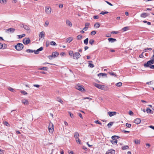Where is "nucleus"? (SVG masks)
Here are the masks:
<instances>
[{"instance_id":"c85d7f7f","label":"nucleus","mask_w":154,"mask_h":154,"mask_svg":"<svg viewBox=\"0 0 154 154\" xmlns=\"http://www.w3.org/2000/svg\"><path fill=\"white\" fill-rule=\"evenodd\" d=\"M88 38H86L84 41V44H85L86 45H87L88 44Z\"/></svg>"},{"instance_id":"f257e3e1","label":"nucleus","mask_w":154,"mask_h":154,"mask_svg":"<svg viewBox=\"0 0 154 154\" xmlns=\"http://www.w3.org/2000/svg\"><path fill=\"white\" fill-rule=\"evenodd\" d=\"M59 55V53L57 52H53L51 55L48 56V58L50 60H52L53 58H55L57 57Z\"/></svg>"},{"instance_id":"864d4df0","label":"nucleus","mask_w":154,"mask_h":154,"mask_svg":"<svg viewBox=\"0 0 154 154\" xmlns=\"http://www.w3.org/2000/svg\"><path fill=\"white\" fill-rule=\"evenodd\" d=\"M88 99V100H92V99L91 98H90V97H85L83 98L82 99V100H85V99Z\"/></svg>"},{"instance_id":"ea45409f","label":"nucleus","mask_w":154,"mask_h":154,"mask_svg":"<svg viewBox=\"0 0 154 154\" xmlns=\"http://www.w3.org/2000/svg\"><path fill=\"white\" fill-rule=\"evenodd\" d=\"M129 148V147L128 146H125L122 147V149L123 150H125L128 149Z\"/></svg>"},{"instance_id":"0e129e2a","label":"nucleus","mask_w":154,"mask_h":154,"mask_svg":"<svg viewBox=\"0 0 154 154\" xmlns=\"http://www.w3.org/2000/svg\"><path fill=\"white\" fill-rule=\"evenodd\" d=\"M109 73L111 75H113L115 76H116V75L114 72H110Z\"/></svg>"},{"instance_id":"412c9836","label":"nucleus","mask_w":154,"mask_h":154,"mask_svg":"<svg viewBox=\"0 0 154 154\" xmlns=\"http://www.w3.org/2000/svg\"><path fill=\"white\" fill-rule=\"evenodd\" d=\"M148 16L147 14L145 13H143L140 15V17L143 18H145Z\"/></svg>"},{"instance_id":"c9c22d12","label":"nucleus","mask_w":154,"mask_h":154,"mask_svg":"<svg viewBox=\"0 0 154 154\" xmlns=\"http://www.w3.org/2000/svg\"><path fill=\"white\" fill-rule=\"evenodd\" d=\"M50 44L51 45L53 46H56L57 44L54 41H52L50 43Z\"/></svg>"},{"instance_id":"b1692460","label":"nucleus","mask_w":154,"mask_h":154,"mask_svg":"<svg viewBox=\"0 0 154 154\" xmlns=\"http://www.w3.org/2000/svg\"><path fill=\"white\" fill-rule=\"evenodd\" d=\"M79 134L77 132H75L74 134V137L76 139H77L79 138Z\"/></svg>"},{"instance_id":"393cba45","label":"nucleus","mask_w":154,"mask_h":154,"mask_svg":"<svg viewBox=\"0 0 154 154\" xmlns=\"http://www.w3.org/2000/svg\"><path fill=\"white\" fill-rule=\"evenodd\" d=\"M146 112L148 113H150L151 114L153 113L152 111L150 109H149V108H147V109H146Z\"/></svg>"},{"instance_id":"680f3d73","label":"nucleus","mask_w":154,"mask_h":154,"mask_svg":"<svg viewBox=\"0 0 154 154\" xmlns=\"http://www.w3.org/2000/svg\"><path fill=\"white\" fill-rule=\"evenodd\" d=\"M21 92L22 94H23L24 95H25L27 94V93L25 91H21Z\"/></svg>"},{"instance_id":"4d7b16f0","label":"nucleus","mask_w":154,"mask_h":154,"mask_svg":"<svg viewBox=\"0 0 154 154\" xmlns=\"http://www.w3.org/2000/svg\"><path fill=\"white\" fill-rule=\"evenodd\" d=\"M3 48H2L3 49H5L6 48L7 46V45L6 44H3Z\"/></svg>"},{"instance_id":"a18cd8bd","label":"nucleus","mask_w":154,"mask_h":154,"mask_svg":"<svg viewBox=\"0 0 154 154\" xmlns=\"http://www.w3.org/2000/svg\"><path fill=\"white\" fill-rule=\"evenodd\" d=\"M25 36V34H23L21 35H19V38H22L24 37Z\"/></svg>"},{"instance_id":"6e6d98bb","label":"nucleus","mask_w":154,"mask_h":154,"mask_svg":"<svg viewBox=\"0 0 154 154\" xmlns=\"http://www.w3.org/2000/svg\"><path fill=\"white\" fill-rule=\"evenodd\" d=\"M89 66L90 67L93 68L94 67V66L93 64L90 63L89 65Z\"/></svg>"},{"instance_id":"473e14b6","label":"nucleus","mask_w":154,"mask_h":154,"mask_svg":"<svg viewBox=\"0 0 154 154\" xmlns=\"http://www.w3.org/2000/svg\"><path fill=\"white\" fill-rule=\"evenodd\" d=\"M57 100L60 103H61L63 104V102L60 98L58 97L57 99Z\"/></svg>"},{"instance_id":"774afa93","label":"nucleus","mask_w":154,"mask_h":154,"mask_svg":"<svg viewBox=\"0 0 154 154\" xmlns=\"http://www.w3.org/2000/svg\"><path fill=\"white\" fill-rule=\"evenodd\" d=\"M78 115L79 116H80V117L82 118V119H83V117H82V114L80 113H78Z\"/></svg>"},{"instance_id":"9b49d317","label":"nucleus","mask_w":154,"mask_h":154,"mask_svg":"<svg viewBox=\"0 0 154 154\" xmlns=\"http://www.w3.org/2000/svg\"><path fill=\"white\" fill-rule=\"evenodd\" d=\"M15 30V29L14 28H11L6 29V31L8 33L10 32L11 33H12L14 32Z\"/></svg>"},{"instance_id":"ddd939ff","label":"nucleus","mask_w":154,"mask_h":154,"mask_svg":"<svg viewBox=\"0 0 154 154\" xmlns=\"http://www.w3.org/2000/svg\"><path fill=\"white\" fill-rule=\"evenodd\" d=\"M141 122V120L140 119L137 118L134 121V122L137 124H139Z\"/></svg>"},{"instance_id":"4be33fe9","label":"nucleus","mask_w":154,"mask_h":154,"mask_svg":"<svg viewBox=\"0 0 154 154\" xmlns=\"http://www.w3.org/2000/svg\"><path fill=\"white\" fill-rule=\"evenodd\" d=\"M69 54L70 57H73L74 56V53L72 51H69Z\"/></svg>"},{"instance_id":"4c0bfd02","label":"nucleus","mask_w":154,"mask_h":154,"mask_svg":"<svg viewBox=\"0 0 154 154\" xmlns=\"http://www.w3.org/2000/svg\"><path fill=\"white\" fill-rule=\"evenodd\" d=\"M94 41L93 39H91L89 40V43L91 44V45H92L94 43Z\"/></svg>"},{"instance_id":"72a5a7b5","label":"nucleus","mask_w":154,"mask_h":154,"mask_svg":"<svg viewBox=\"0 0 154 154\" xmlns=\"http://www.w3.org/2000/svg\"><path fill=\"white\" fill-rule=\"evenodd\" d=\"M38 69L41 70H43L47 71V68L46 67H43L41 68H39Z\"/></svg>"},{"instance_id":"9d476101","label":"nucleus","mask_w":154,"mask_h":154,"mask_svg":"<svg viewBox=\"0 0 154 154\" xmlns=\"http://www.w3.org/2000/svg\"><path fill=\"white\" fill-rule=\"evenodd\" d=\"M21 27H23L24 29L26 30H30L29 27L27 25L22 24L21 25Z\"/></svg>"},{"instance_id":"e2e57ef3","label":"nucleus","mask_w":154,"mask_h":154,"mask_svg":"<svg viewBox=\"0 0 154 154\" xmlns=\"http://www.w3.org/2000/svg\"><path fill=\"white\" fill-rule=\"evenodd\" d=\"M5 150L0 149V154H3Z\"/></svg>"},{"instance_id":"f8f14e48","label":"nucleus","mask_w":154,"mask_h":154,"mask_svg":"<svg viewBox=\"0 0 154 154\" xmlns=\"http://www.w3.org/2000/svg\"><path fill=\"white\" fill-rule=\"evenodd\" d=\"M108 40L109 42L111 43H113L116 41V38H109Z\"/></svg>"},{"instance_id":"bf43d9fd","label":"nucleus","mask_w":154,"mask_h":154,"mask_svg":"<svg viewBox=\"0 0 154 154\" xmlns=\"http://www.w3.org/2000/svg\"><path fill=\"white\" fill-rule=\"evenodd\" d=\"M131 125L130 124L128 123H126V126L129 128H130L131 127Z\"/></svg>"},{"instance_id":"2eb2a0df","label":"nucleus","mask_w":154,"mask_h":154,"mask_svg":"<svg viewBox=\"0 0 154 154\" xmlns=\"http://www.w3.org/2000/svg\"><path fill=\"white\" fill-rule=\"evenodd\" d=\"M149 61H148L146 63L144 64V66L145 67H149L150 68V66H151Z\"/></svg>"},{"instance_id":"49530a36","label":"nucleus","mask_w":154,"mask_h":154,"mask_svg":"<svg viewBox=\"0 0 154 154\" xmlns=\"http://www.w3.org/2000/svg\"><path fill=\"white\" fill-rule=\"evenodd\" d=\"M68 113H69V115L71 118H74V116L73 115V114H72L70 112H69Z\"/></svg>"},{"instance_id":"4468645a","label":"nucleus","mask_w":154,"mask_h":154,"mask_svg":"<svg viewBox=\"0 0 154 154\" xmlns=\"http://www.w3.org/2000/svg\"><path fill=\"white\" fill-rule=\"evenodd\" d=\"M73 39V38L72 37H69L66 39V43H70L72 41Z\"/></svg>"},{"instance_id":"13d9d810","label":"nucleus","mask_w":154,"mask_h":154,"mask_svg":"<svg viewBox=\"0 0 154 154\" xmlns=\"http://www.w3.org/2000/svg\"><path fill=\"white\" fill-rule=\"evenodd\" d=\"M93 18L94 19H97L99 18V16H98V15H96L94 16L93 17Z\"/></svg>"},{"instance_id":"c756f323","label":"nucleus","mask_w":154,"mask_h":154,"mask_svg":"<svg viewBox=\"0 0 154 154\" xmlns=\"http://www.w3.org/2000/svg\"><path fill=\"white\" fill-rule=\"evenodd\" d=\"M100 26V24L98 23H95L94 25V26L96 28H99Z\"/></svg>"},{"instance_id":"58836bf2","label":"nucleus","mask_w":154,"mask_h":154,"mask_svg":"<svg viewBox=\"0 0 154 154\" xmlns=\"http://www.w3.org/2000/svg\"><path fill=\"white\" fill-rule=\"evenodd\" d=\"M113 122H110L107 124V126L108 128H110L112 126V125H113Z\"/></svg>"},{"instance_id":"7ed1b4c3","label":"nucleus","mask_w":154,"mask_h":154,"mask_svg":"<svg viewBox=\"0 0 154 154\" xmlns=\"http://www.w3.org/2000/svg\"><path fill=\"white\" fill-rule=\"evenodd\" d=\"M48 130L50 133H52L54 131V125L52 123L50 122L48 127Z\"/></svg>"},{"instance_id":"79ce46f5","label":"nucleus","mask_w":154,"mask_h":154,"mask_svg":"<svg viewBox=\"0 0 154 154\" xmlns=\"http://www.w3.org/2000/svg\"><path fill=\"white\" fill-rule=\"evenodd\" d=\"M3 124H4V125H5L7 126H8V127H9L10 126L9 124L8 123V122H7L6 121L5 122L3 123Z\"/></svg>"},{"instance_id":"20e7f679","label":"nucleus","mask_w":154,"mask_h":154,"mask_svg":"<svg viewBox=\"0 0 154 154\" xmlns=\"http://www.w3.org/2000/svg\"><path fill=\"white\" fill-rule=\"evenodd\" d=\"M81 57V55L79 52H75L74 53V56H73V58L78 60Z\"/></svg>"},{"instance_id":"09e8293b","label":"nucleus","mask_w":154,"mask_h":154,"mask_svg":"<svg viewBox=\"0 0 154 154\" xmlns=\"http://www.w3.org/2000/svg\"><path fill=\"white\" fill-rule=\"evenodd\" d=\"M149 50L151 51L152 50V48H146L145 49V50H144L143 51L144 52H146L147 50Z\"/></svg>"},{"instance_id":"f3484780","label":"nucleus","mask_w":154,"mask_h":154,"mask_svg":"<svg viewBox=\"0 0 154 154\" xmlns=\"http://www.w3.org/2000/svg\"><path fill=\"white\" fill-rule=\"evenodd\" d=\"M22 102L25 105H27L28 104V103H29L28 100H27L25 99L23 100H22Z\"/></svg>"},{"instance_id":"1a4fd4ad","label":"nucleus","mask_w":154,"mask_h":154,"mask_svg":"<svg viewBox=\"0 0 154 154\" xmlns=\"http://www.w3.org/2000/svg\"><path fill=\"white\" fill-rule=\"evenodd\" d=\"M115 151L113 149H110L108 150L106 153V154H114L115 153Z\"/></svg>"},{"instance_id":"f704fd0d","label":"nucleus","mask_w":154,"mask_h":154,"mask_svg":"<svg viewBox=\"0 0 154 154\" xmlns=\"http://www.w3.org/2000/svg\"><path fill=\"white\" fill-rule=\"evenodd\" d=\"M98 88L100 89L101 90H104V91H107V87H97Z\"/></svg>"},{"instance_id":"052dcab7","label":"nucleus","mask_w":154,"mask_h":154,"mask_svg":"<svg viewBox=\"0 0 154 154\" xmlns=\"http://www.w3.org/2000/svg\"><path fill=\"white\" fill-rule=\"evenodd\" d=\"M149 61L151 65L154 64V60H151Z\"/></svg>"},{"instance_id":"39448f33","label":"nucleus","mask_w":154,"mask_h":154,"mask_svg":"<svg viewBox=\"0 0 154 154\" xmlns=\"http://www.w3.org/2000/svg\"><path fill=\"white\" fill-rule=\"evenodd\" d=\"M23 43L25 45H28L30 42V40L29 38H25L23 41Z\"/></svg>"},{"instance_id":"3c124183","label":"nucleus","mask_w":154,"mask_h":154,"mask_svg":"<svg viewBox=\"0 0 154 154\" xmlns=\"http://www.w3.org/2000/svg\"><path fill=\"white\" fill-rule=\"evenodd\" d=\"M76 141L77 143H79L80 144H81V141L79 138L76 139Z\"/></svg>"},{"instance_id":"de8ad7c7","label":"nucleus","mask_w":154,"mask_h":154,"mask_svg":"<svg viewBox=\"0 0 154 154\" xmlns=\"http://www.w3.org/2000/svg\"><path fill=\"white\" fill-rule=\"evenodd\" d=\"M96 33V32L95 31H92L91 33V35H94Z\"/></svg>"},{"instance_id":"bb28decb","label":"nucleus","mask_w":154,"mask_h":154,"mask_svg":"<svg viewBox=\"0 0 154 154\" xmlns=\"http://www.w3.org/2000/svg\"><path fill=\"white\" fill-rule=\"evenodd\" d=\"M7 0H0V3L2 4H5L7 2Z\"/></svg>"},{"instance_id":"a19ab883","label":"nucleus","mask_w":154,"mask_h":154,"mask_svg":"<svg viewBox=\"0 0 154 154\" xmlns=\"http://www.w3.org/2000/svg\"><path fill=\"white\" fill-rule=\"evenodd\" d=\"M49 24V21L48 20H47L45 22V23L44 26L45 27H47L48 26Z\"/></svg>"},{"instance_id":"a878e982","label":"nucleus","mask_w":154,"mask_h":154,"mask_svg":"<svg viewBox=\"0 0 154 154\" xmlns=\"http://www.w3.org/2000/svg\"><path fill=\"white\" fill-rule=\"evenodd\" d=\"M119 137L118 136H113L112 137V139L113 140H117L119 138Z\"/></svg>"},{"instance_id":"5fc2aeb1","label":"nucleus","mask_w":154,"mask_h":154,"mask_svg":"<svg viewBox=\"0 0 154 154\" xmlns=\"http://www.w3.org/2000/svg\"><path fill=\"white\" fill-rule=\"evenodd\" d=\"M118 33L119 32L118 31H112L111 32V33L112 34H116Z\"/></svg>"},{"instance_id":"2f4dec72","label":"nucleus","mask_w":154,"mask_h":154,"mask_svg":"<svg viewBox=\"0 0 154 154\" xmlns=\"http://www.w3.org/2000/svg\"><path fill=\"white\" fill-rule=\"evenodd\" d=\"M115 85L117 87H121L122 85V83L121 82H119L116 83Z\"/></svg>"},{"instance_id":"603ef678","label":"nucleus","mask_w":154,"mask_h":154,"mask_svg":"<svg viewBox=\"0 0 154 154\" xmlns=\"http://www.w3.org/2000/svg\"><path fill=\"white\" fill-rule=\"evenodd\" d=\"M82 38V35H78L77 36V39L78 40H80Z\"/></svg>"},{"instance_id":"37998d69","label":"nucleus","mask_w":154,"mask_h":154,"mask_svg":"<svg viewBox=\"0 0 154 154\" xmlns=\"http://www.w3.org/2000/svg\"><path fill=\"white\" fill-rule=\"evenodd\" d=\"M108 13V11H102L100 13V14H102V15H104L106 14H107Z\"/></svg>"},{"instance_id":"cd10ccee","label":"nucleus","mask_w":154,"mask_h":154,"mask_svg":"<svg viewBox=\"0 0 154 154\" xmlns=\"http://www.w3.org/2000/svg\"><path fill=\"white\" fill-rule=\"evenodd\" d=\"M26 52L27 53H32L33 52H34V50H32L31 49H27L26 51Z\"/></svg>"},{"instance_id":"c03bdc74","label":"nucleus","mask_w":154,"mask_h":154,"mask_svg":"<svg viewBox=\"0 0 154 154\" xmlns=\"http://www.w3.org/2000/svg\"><path fill=\"white\" fill-rule=\"evenodd\" d=\"M94 122L95 123L98 124L99 125H101L102 124L98 120H97L94 121Z\"/></svg>"},{"instance_id":"f03ea898","label":"nucleus","mask_w":154,"mask_h":154,"mask_svg":"<svg viewBox=\"0 0 154 154\" xmlns=\"http://www.w3.org/2000/svg\"><path fill=\"white\" fill-rule=\"evenodd\" d=\"M23 48V45L22 43H18L15 46V48L17 51L21 50Z\"/></svg>"},{"instance_id":"69168bd1","label":"nucleus","mask_w":154,"mask_h":154,"mask_svg":"<svg viewBox=\"0 0 154 154\" xmlns=\"http://www.w3.org/2000/svg\"><path fill=\"white\" fill-rule=\"evenodd\" d=\"M129 114L131 116H132L133 115L134 113L132 111H130L129 112Z\"/></svg>"},{"instance_id":"5701e85b","label":"nucleus","mask_w":154,"mask_h":154,"mask_svg":"<svg viewBox=\"0 0 154 154\" xmlns=\"http://www.w3.org/2000/svg\"><path fill=\"white\" fill-rule=\"evenodd\" d=\"M129 26H126L124 28H123L122 29V30L123 32H125L127 30H129Z\"/></svg>"},{"instance_id":"aec40b11","label":"nucleus","mask_w":154,"mask_h":154,"mask_svg":"<svg viewBox=\"0 0 154 154\" xmlns=\"http://www.w3.org/2000/svg\"><path fill=\"white\" fill-rule=\"evenodd\" d=\"M76 89L82 92H85V89L83 87H76Z\"/></svg>"},{"instance_id":"6ab92c4d","label":"nucleus","mask_w":154,"mask_h":154,"mask_svg":"<svg viewBox=\"0 0 154 154\" xmlns=\"http://www.w3.org/2000/svg\"><path fill=\"white\" fill-rule=\"evenodd\" d=\"M98 76L100 77L101 76H107V74L106 73H101L98 74Z\"/></svg>"},{"instance_id":"338daca9","label":"nucleus","mask_w":154,"mask_h":154,"mask_svg":"<svg viewBox=\"0 0 154 154\" xmlns=\"http://www.w3.org/2000/svg\"><path fill=\"white\" fill-rule=\"evenodd\" d=\"M90 23H86L85 24V27H87L88 28V26H89Z\"/></svg>"},{"instance_id":"0eeeda50","label":"nucleus","mask_w":154,"mask_h":154,"mask_svg":"<svg viewBox=\"0 0 154 154\" xmlns=\"http://www.w3.org/2000/svg\"><path fill=\"white\" fill-rule=\"evenodd\" d=\"M117 112H107L108 114L110 117L115 116L116 115Z\"/></svg>"},{"instance_id":"dca6fc26","label":"nucleus","mask_w":154,"mask_h":154,"mask_svg":"<svg viewBox=\"0 0 154 154\" xmlns=\"http://www.w3.org/2000/svg\"><path fill=\"white\" fill-rule=\"evenodd\" d=\"M45 37V32L43 31L41 32L39 35V39Z\"/></svg>"},{"instance_id":"a211bd4d","label":"nucleus","mask_w":154,"mask_h":154,"mask_svg":"<svg viewBox=\"0 0 154 154\" xmlns=\"http://www.w3.org/2000/svg\"><path fill=\"white\" fill-rule=\"evenodd\" d=\"M66 23L68 26H69L70 27L72 26V23L69 20H67L66 21Z\"/></svg>"},{"instance_id":"6e6552de","label":"nucleus","mask_w":154,"mask_h":154,"mask_svg":"<svg viewBox=\"0 0 154 154\" xmlns=\"http://www.w3.org/2000/svg\"><path fill=\"white\" fill-rule=\"evenodd\" d=\"M43 47H41L39 48L36 51L34 50V53L35 54H38L40 51H42L43 50Z\"/></svg>"},{"instance_id":"e433bc0d","label":"nucleus","mask_w":154,"mask_h":154,"mask_svg":"<svg viewBox=\"0 0 154 154\" xmlns=\"http://www.w3.org/2000/svg\"><path fill=\"white\" fill-rule=\"evenodd\" d=\"M134 143L136 144H138L140 143V140H136L134 141Z\"/></svg>"},{"instance_id":"7c9ffc66","label":"nucleus","mask_w":154,"mask_h":154,"mask_svg":"<svg viewBox=\"0 0 154 154\" xmlns=\"http://www.w3.org/2000/svg\"><path fill=\"white\" fill-rule=\"evenodd\" d=\"M110 141L113 144H116L117 143V140H112Z\"/></svg>"},{"instance_id":"8fccbe9b","label":"nucleus","mask_w":154,"mask_h":154,"mask_svg":"<svg viewBox=\"0 0 154 154\" xmlns=\"http://www.w3.org/2000/svg\"><path fill=\"white\" fill-rule=\"evenodd\" d=\"M8 90L10 91H11L12 92H14V90L11 87H9L8 88Z\"/></svg>"},{"instance_id":"423d86ee","label":"nucleus","mask_w":154,"mask_h":154,"mask_svg":"<svg viewBox=\"0 0 154 154\" xmlns=\"http://www.w3.org/2000/svg\"><path fill=\"white\" fill-rule=\"evenodd\" d=\"M51 8L47 7L46 8L45 12L46 14H50L51 13Z\"/></svg>"}]
</instances>
